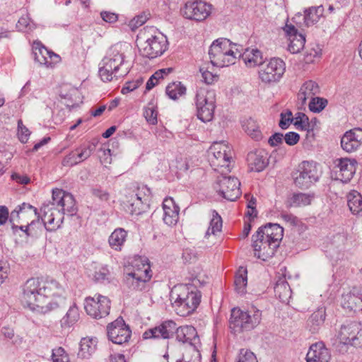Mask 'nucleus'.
Segmentation results:
<instances>
[{"label":"nucleus","instance_id":"obj_1","mask_svg":"<svg viewBox=\"0 0 362 362\" xmlns=\"http://www.w3.org/2000/svg\"><path fill=\"white\" fill-rule=\"evenodd\" d=\"M52 201L44 203L40 209L42 216V223L47 230H56L63 223L64 214L73 216L76 214L77 208L72 194L60 189L52 190ZM37 218V223H40V216L37 209L28 203L18 205L11 211L10 222L16 219L29 220Z\"/></svg>","mask_w":362,"mask_h":362},{"label":"nucleus","instance_id":"obj_2","mask_svg":"<svg viewBox=\"0 0 362 362\" xmlns=\"http://www.w3.org/2000/svg\"><path fill=\"white\" fill-rule=\"evenodd\" d=\"M64 288L55 280L30 278L22 286L21 300L30 310L46 314L64 301Z\"/></svg>","mask_w":362,"mask_h":362},{"label":"nucleus","instance_id":"obj_3","mask_svg":"<svg viewBox=\"0 0 362 362\" xmlns=\"http://www.w3.org/2000/svg\"><path fill=\"white\" fill-rule=\"evenodd\" d=\"M132 52V47L127 43L119 42L112 45L103 59L99 68V76L103 81H111L113 78L123 77L130 70L127 60Z\"/></svg>","mask_w":362,"mask_h":362},{"label":"nucleus","instance_id":"obj_4","mask_svg":"<svg viewBox=\"0 0 362 362\" xmlns=\"http://www.w3.org/2000/svg\"><path fill=\"white\" fill-rule=\"evenodd\" d=\"M201 293L192 284L174 286L170 291V300L176 313L180 316L192 314L201 301Z\"/></svg>","mask_w":362,"mask_h":362},{"label":"nucleus","instance_id":"obj_5","mask_svg":"<svg viewBox=\"0 0 362 362\" xmlns=\"http://www.w3.org/2000/svg\"><path fill=\"white\" fill-rule=\"evenodd\" d=\"M139 37L144 40L140 48L141 54L144 57L155 59L168 49L166 36L154 27L144 28L140 31Z\"/></svg>","mask_w":362,"mask_h":362},{"label":"nucleus","instance_id":"obj_6","mask_svg":"<svg viewBox=\"0 0 362 362\" xmlns=\"http://www.w3.org/2000/svg\"><path fill=\"white\" fill-rule=\"evenodd\" d=\"M240 45L232 43L227 38H218L209 47L211 63L218 67L234 64L238 57Z\"/></svg>","mask_w":362,"mask_h":362},{"label":"nucleus","instance_id":"obj_7","mask_svg":"<svg viewBox=\"0 0 362 362\" xmlns=\"http://www.w3.org/2000/svg\"><path fill=\"white\" fill-rule=\"evenodd\" d=\"M132 267L133 272L125 275L124 282L132 290L142 291L152 276L149 260L145 256L136 257Z\"/></svg>","mask_w":362,"mask_h":362},{"label":"nucleus","instance_id":"obj_8","mask_svg":"<svg viewBox=\"0 0 362 362\" xmlns=\"http://www.w3.org/2000/svg\"><path fill=\"white\" fill-rule=\"evenodd\" d=\"M261 317V312L258 310L245 312L239 308H233L231 310L229 327L234 334L249 331L259 324Z\"/></svg>","mask_w":362,"mask_h":362},{"label":"nucleus","instance_id":"obj_9","mask_svg":"<svg viewBox=\"0 0 362 362\" xmlns=\"http://www.w3.org/2000/svg\"><path fill=\"white\" fill-rule=\"evenodd\" d=\"M209 162L216 171L221 173L230 171L232 158L231 148L225 142H214L209 150Z\"/></svg>","mask_w":362,"mask_h":362},{"label":"nucleus","instance_id":"obj_10","mask_svg":"<svg viewBox=\"0 0 362 362\" xmlns=\"http://www.w3.org/2000/svg\"><path fill=\"white\" fill-rule=\"evenodd\" d=\"M320 175L316 163L303 161L293 173L292 177L296 187L307 189L318 181Z\"/></svg>","mask_w":362,"mask_h":362},{"label":"nucleus","instance_id":"obj_11","mask_svg":"<svg viewBox=\"0 0 362 362\" xmlns=\"http://www.w3.org/2000/svg\"><path fill=\"white\" fill-rule=\"evenodd\" d=\"M197 117L204 122H210L214 117L215 94L206 88L197 90L195 95Z\"/></svg>","mask_w":362,"mask_h":362},{"label":"nucleus","instance_id":"obj_12","mask_svg":"<svg viewBox=\"0 0 362 362\" xmlns=\"http://www.w3.org/2000/svg\"><path fill=\"white\" fill-rule=\"evenodd\" d=\"M286 71L285 62L280 58H272L266 64H262L259 77L266 84L277 83L282 78Z\"/></svg>","mask_w":362,"mask_h":362},{"label":"nucleus","instance_id":"obj_13","mask_svg":"<svg viewBox=\"0 0 362 362\" xmlns=\"http://www.w3.org/2000/svg\"><path fill=\"white\" fill-rule=\"evenodd\" d=\"M83 305L87 315L93 318L100 319L109 315L110 300L107 296L95 294L93 297H86Z\"/></svg>","mask_w":362,"mask_h":362},{"label":"nucleus","instance_id":"obj_14","mask_svg":"<svg viewBox=\"0 0 362 362\" xmlns=\"http://www.w3.org/2000/svg\"><path fill=\"white\" fill-rule=\"evenodd\" d=\"M211 11V4L202 0H194L185 3L182 13L187 19L202 21L210 16Z\"/></svg>","mask_w":362,"mask_h":362},{"label":"nucleus","instance_id":"obj_15","mask_svg":"<svg viewBox=\"0 0 362 362\" xmlns=\"http://www.w3.org/2000/svg\"><path fill=\"white\" fill-rule=\"evenodd\" d=\"M240 186V182L237 177L222 176L218 178L214 187L224 199L233 202L241 194Z\"/></svg>","mask_w":362,"mask_h":362},{"label":"nucleus","instance_id":"obj_16","mask_svg":"<svg viewBox=\"0 0 362 362\" xmlns=\"http://www.w3.org/2000/svg\"><path fill=\"white\" fill-rule=\"evenodd\" d=\"M96 143L85 142L67 154L62 160L64 166L71 167L86 160L95 151Z\"/></svg>","mask_w":362,"mask_h":362},{"label":"nucleus","instance_id":"obj_17","mask_svg":"<svg viewBox=\"0 0 362 362\" xmlns=\"http://www.w3.org/2000/svg\"><path fill=\"white\" fill-rule=\"evenodd\" d=\"M107 334L109 340L117 344L129 341L132 331L122 317H119L107 326Z\"/></svg>","mask_w":362,"mask_h":362},{"label":"nucleus","instance_id":"obj_18","mask_svg":"<svg viewBox=\"0 0 362 362\" xmlns=\"http://www.w3.org/2000/svg\"><path fill=\"white\" fill-rule=\"evenodd\" d=\"M338 337L344 344L357 346L362 338V325L361 323L351 321L347 322L341 326Z\"/></svg>","mask_w":362,"mask_h":362},{"label":"nucleus","instance_id":"obj_19","mask_svg":"<svg viewBox=\"0 0 362 362\" xmlns=\"http://www.w3.org/2000/svg\"><path fill=\"white\" fill-rule=\"evenodd\" d=\"M252 246L255 256L263 261H267L273 257L279 244L277 242L258 237L255 234L252 235Z\"/></svg>","mask_w":362,"mask_h":362},{"label":"nucleus","instance_id":"obj_20","mask_svg":"<svg viewBox=\"0 0 362 362\" xmlns=\"http://www.w3.org/2000/svg\"><path fill=\"white\" fill-rule=\"evenodd\" d=\"M337 178L342 182H349L355 174L357 162L355 159L338 158L334 161Z\"/></svg>","mask_w":362,"mask_h":362},{"label":"nucleus","instance_id":"obj_21","mask_svg":"<svg viewBox=\"0 0 362 362\" xmlns=\"http://www.w3.org/2000/svg\"><path fill=\"white\" fill-rule=\"evenodd\" d=\"M177 329L176 323L173 320H166L159 325L146 330L143 337L144 339H169Z\"/></svg>","mask_w":362,"mask_h":362},{"label":"nucleus","instance_id":"obj_22","mask_svg":"<svg viewBox=\"0 0 362 362\" xmlns=\"http://www.w3.org/2000/svg\"><path fill=\"white\" fill-rule=\"evenodd\" d=\"M283 30L289 41L288 50L292 53H298L304 47L305 42V36L298 33L296 27L287 22L283 28Z\"/></svg>","mask_w":362,"mask_h":362},{"label":"nucleus","instance_id":"obj_23","mask_svg":"<svg viewBox=\"0 0 362 362\" xmlns=\"http://www.w3.org/2000/svg\"><path fill=\"white\" fill-rule=\"evenodd\" d=\"M33 54L35 62L46 67H52L60 61V57L48 50L40 42H35L33 47Z\"/></svg>","mask_w":362,"mask_h":362},{"label":"nucleus","instance_id":"obj_24","mask_svg":"<svg viewBox=\"0 0 362 362\" xmlns=\"http://www.w3.org/2000/svg\"><path fill=\"white\" fill-rule=\"evenodd\" d=\"M362 144V129L354 128L346 132L341 139V146L346 152L356 151Z\"/></svg>","mask_w":362,"mask_h":362},{"label":"nucleus","instance_id":"obj_25","mask_svg":"<svg viewBox=\"0 0 362 362\" xmlns=\"http://www.w3.org/2000/svg\"><path fill=\"white\" fill-rule=\"evenodd\" d=\"M332 356L329 350L322 342H317L310 346L307 355V362H329Z\"/></svg>","mask_w":362,"mask_h":362},{"label":"nucleus","instance_id":"obj_26","mask_svg":"<svg viewBox=\"0 0 362 362\" xmlns=\"http://www.w3.org/2000/svg\"><path fill=\"white\" fill-rule=\"evenodd\" d=\"M247 161L250 170L255 172L262 171L269 163L267 153L262 149L248 153Z\"/></svg>","mask_w":362,"mask_h":362},{"label":"nucleus","instance_id":"obj_27","mask_svg":"<svg viewBox=\"0 0 362 362\" xmlns=\"http://www.w3.org/2000/svg\"><path fill=\"white\" fill-rule=\"evenodd\" d=\"M323 13L324 8L322 6H312L304 11L303 16L301 13H298L293 20L298 24V23L297 19L303 17V23L300 25V27H309L317 23L320 21V18L323 16Z\"/></svg>","mask_w":362,"mask_h":362},{"label":"nucleus","instance_id":"obj_28","mask_svg":"<svg viewBox=\"0 0 362 362\" xmlns=\"http://www.w3.org/2000/svg\"><path fill=\"white\" fill-rule=\"evenodd\" d=\"M163 221L168 226H174L179 218V206L172 198H166L163 202Z\"/></svg>","mask_w":362,"mask_h":362},{"label":"nucleus","instance_id":"obj_29","mask_svg":"<svg viewBox=\"0 0 362 362\" xmlns=\"http://www.w3.org/2000/svg\"><path fill=\"white\" fill-rule=\"evenodd\" d=\"M284 230L279 224L268 223L267 225L260 227L255 235L258 237L264 238L270 241H275L279 244L283 238Z\"/></svg>","mask_w":362,"mask_h":362},{"label":"nucleus","instance_id":"obj_30","mask_svg":"<svg viewBox=\"0 0 362 362\" xmlns=\"http://www.w3.org/2000/svg\"><path fill=\"white\" fill-rule=\"evenodd\" d=\"M244 62L248 67H255L256 66L262 65L264 58L262 53L257 49H246L242 53L241 47L239 48L238 57Z\"/></svg>","mask_w":362,"mask_h":362},{"label":"nucleus","instance_id":"obj_31","mask_svg":"<svg viewBox=\"0 0 362 362\" xmlns=\"http://www.w3.org/2000/svg\"><path fill=\"white\" fill-rule=\"evenodd\" d=\"M342 308L349 313H358L362 310V298L352 293L342 296Z\"/></svg>","mask_w":362,"mask_h":362},{"label":"nucleus","instance_id":"obj_32","mask_svg":"<svg viewBox=\"0 0 362 362\" xmlns=\"http://www.w3.org/2000/svg\"><path fill=\"white\" fill-rule=\"evenodd\" d=\"M326 317L325 308H320L309 317L307 320V328L311 333H317L324 324Z\"/></svg>","mask_w":362,"mask_h":362},{"label":"nucleus","instance_id":"obj_33","mask_svg":"<svg viewBox=\"0 0 362 362\" xmlns=\"http://www.w3.org/2000/svg\"><path fill=\"white\" fill-rule=\"evenodd\" d=\"M320 87L317 83L313 81H306L301 86L298 93V100L301 104L305 103L308 99H312L315 95L319 94Z\"/></svg>","mask_w":362,"mask_h":362},{"label":"nucleus","instance_id":"obj_34","mask_svg":"<svg viewBox=\"0 0 362 362\" xmlns=\"http://www.w3.org/2000/svg\"><path fill=\"white\" fill-rule=\"evenodd\" d=\"M127 232L122 228H116L110 235L108 243L110 247L116 251H121L126 242Z\"/></svg>","mask_w":362,"mask_h":362},{"label":"nucleus","instance_id":"obj_35","mask_svg":"<svg viewBox=\"0 0 362 362\" xmlns=\"http://www.w3.org/2000/svg\"><path fill=\"white\" fill-rule=\"evenodd\" d=\"M96 338H83L80 342V349L78 356L81 358H88L97 348Z\"/></svg>","mask_w":362,"mask_h":362},{"label":"nucleus","instance_id":"obj_36","mask_svg":"<svg viewBox=\"0 0 362 362\" xmlns=\"http://www.w3.org/2000/svg\"><path fill=\"white\" fill-rule=\"evenodd\" d=\"M347 205L353 214L362 211V195L356 190H351L346 195Z\"/></svg>","mask_w":362,"mask_h":362},{"label":"nucleus","instance_id":"obj_37","mask_svg":"<svg viewBox=\"0 0 362 362\" xmlns=\"http://www.w3.org/2000/svg\"><path fill=\"white\" fill-rule=\"evenodd\" d=\"M80 318L78 308L74 303L69 308L66 315L61 319L60 323L63 328H69L76 324Z\"/></svg>","mask_w":362,"mask_h":362},{"label":"nucleus","instance_id":"obj_38","mask_svg":"<svg viewBox=\"0 0 362 362\" xmlns=\"http://www.w3.org/2000/svg\"><path fill=\"white\" fill-rule=\"evenodd\" d=\"M176 338L182 343H192L197 337L196 329L192 326H182L175 329Z\"/></svg>","mask_w":362,"mask_h":362},{"label":"nucleus","instance_id":"obj_39","mask_svg":"<svg viewBox=\"0 0 362 362\" xmlns=\"http://www.w3.org/2000/svg\"><path fill=\"white\" fill-rule=\"evenodd\" d=\"M275 296L284 303L287 302L291 296V289L284 279H279L274 286Z\"/></svg>","mask_w":362,"mask_h":362},{"label":"nucleus","instance_id":"obj_40","mask_svg":"<svg viewBox=\"0 0 362 362\" xmlns=\"http://www.w3.org/2000/svg\"><path fill=\"white\" fill-rule=\"evenodd\" d=\"M243 128L245 132L252 139L259 141L262 138V132L255 120L249 118L243 122Z\"/></svg>","mask_w":362,"mask_h":362},{"label":"nucleus","instance_id":"obj_41","mask_svg":"<svg viewBox=\"0 0 362 362\" xmlns=\"http://www.w3.org/2000/svg\"><path fill=\"white\" fill-rule=\"evenodd\" d=\"M222 228V218L215 210L211 211V218L209 226L205 233V238H209L211 235H216L217 233L221 232Z\"/></svg>","mask_w":362,"mask_h":362},{"label":"nucleus","instance_id":"obj_42","mask_svg":"<svg viewBox=\"0 0 362 362\" xmlns=\"http://www.w3.org/2000/svg\"><path fill=\"white\" fill-rule=\"evenodd\" d=\"M165 93L170 98L177 100L185 95L186 88L181 82H173L167 86Z\"/></svg>","mask_w":362,"mask_h":362},{"label":"nucleus","instance_id":"obj_43","mask_svg":"<svg viewBox=\"0 0 362 362\" xmlns=\"http://www.w3.org/2000/svg\"><path fill=\"white\" fill-rule=\"evenodd\" d=\"M313 199V195L306 193L294 194L290 199L291 206L302 207L311 204Z\"/></svg>","mask_w":362,"mask_h":362},{"label":"nucleus","instance_id":"obj_44","mask_svg":"<svg viewBox=\"0 0 362 362\" xmlns=\"http://www.w3.org/2000/svg\"><path fill=\"white\" fill-rule=\"evenodd\" d=\"M293 124L298 130L307 131L308 132L313 130L308 117L301 112H298L293 116Z\"/></svg>","mask_w":362,"mask_h":362},{"label":"nucleus","instance_id":"obj_45","mask_svg":"<svg viewBox=\"0 0 362 362\" xmlns=\"http://www.w3.org/2000/svg\"><path fill=\"white\" fill-rule=\"evenodd\" d=\"M247 283V270H239L235 276V287L238 293L243 294L246 292Z\"/></svg>","mask_w":362,"mask_h":362},{"label":"nucleus","instance_id":"obj_46","mask_svg":"<svg viewBox=\"0 0 362 362\" xmlns=\"http://www.w3.org/2000/svg\"><path fill=\"white\" fill-rule=\"evenodd\" d=\"M129 210L132 214H140L143 211V202L139 194H135L131 198Z\"/></svg>","mask_w":362,"mask_h":362},{"label":"nucleus","instance_id":"obj_47","mask_svg":"<svg viewBox=\"0 0 362 362\" xmlns=\"http://www.w3.org/2000/svg\"><path fill=\"white\" fill-rule=\"evenodd\" d=\"M327 105V100L323 98L314 97L310 100L309 109L313 112H321Z\"/></svg>","mask_w":362,"mask_h":362},{"label":"nucleus","instance_id":"obj_48","mask_svg":"<svg viewBox=\"0 0 362 362\" xmlns=\"http://www.w3.org/2000/svg\"><path fill=\"white\" fill-rule=\"evenodd\" d=\"M16 28L19 31H28L34 29L35 25L30 21L28 15L26 14L19 18Z\"/></svg>","mask_w":362,"mask_h":362},{"label":"nucleus","instance_id":"obj_49","mask_svg":"<svg viewBox=\"0 0 362 362\" xmlns=\"http://www.w3.org/2000/svg\"><path fill=\"white\" fill-rule=\"evenodd\" d=\"M293 116L292 112L286 110L285 112H281L279 125L282 129H286L293 123Z\"/></svg>","mask_w":362,"mask_h":362},{"label":"nucleus","instance_id":"obj_50","mask_svg":"<svg viewBox=\"0 0 362 362\" xmlns=\"http://www.w3.org/2000/svg\"><path fill=\"white\" fill-rule=\"evenodd\" d=\"M237 362H257V360L253 352L242 349L238 356Z\"/></svg>","mask_w":362,"mask_h":362},{"label":"nucleus","instance_id":"obj_51","mask_svg":"<svg viewBox=\"0 0 362 362\" xmlns=\"http://www.w3.org/2000/svg\"><path fill=\"white\" fill-rule=\"evenodd\" d=\"M52 358L53 362H69V357L62 347L53 349Z\"/></svg>","mask_w":362,"mask_h":362},{"label":"nucleus","instance_id":"obj_52","mask_svg":"<svg viewBox=\"0 0 362 362\" xmlns=\"http://www.w3.org/2000/svg\"><path fill=\"white\" fill-rule=\"evenodd\" d=\"M30 134V130L23 124L22 120L18 121V136L22 143H26Z\"/></svg>","mask_w":362,"mask_h":362},{"label":"nucleus","instance_id":"obj_53","mask_svg":"<svg viewBox=\"0 0 362 362\" xmlns=\"http://www.w3.org/2000/svg\"><path fill=\"white\" fill-rule=\"evenodd\" d=\"M148 18V15L146 13L138 15L129 21V26L132 30H135L139 27L144 24Z\"/></svg>","mask_w":362,"mask_h":362},{"label":"nucleus","instance_id":"obj_54","mask_svg":"<svg viewBox=\"0 0 362 362\" xmlns=\"http://www.w3.org/2000/svg\"><path fill=\"white\" fill-rule=\"evenodd\" d=\"M110 276V270L107 266H103L96 270L94 274V279L96 281H104L108 280Z\"/></svg>","mask_w":362,"mask_h":362},{"label":"nucleus","instance_id":"obj_55","mask_svg":"<svg viewBox=\"0 0 362 362\" xmlns=\"http://www.w3.org/2000/svg\"><path fill=\"white\" fill-rule=\"evenodd\" d=\"M200 72L202 74L204 82L206 84H212L218 78V76L216 74H213L208 70L204 69V68H201Z\"/></svg>","mask_w":362,"mask_h":362},{"label":"nucleus","instance_id":"obj_56","mask_svg":"<svg viewBox=\"0 0 362 362\" xmlns=\"http://www.w3.org/2000/svg\"><path fill=\"white\" fill-rule=\"evenodd\" d=\"M143 83V80L141 78L136 79V81L127 82L124 86L122 89V93L126 94L129 92H132L136 89L139 86L141 85Z\"/></svg>","mask_w":362,"mask_h":362},{"label":"nucleus","instance_id":"obj_57","mask_svg":"<svg viewBox=\"0 0 362 362\" xmlns=\"http://www.w3.org/2000/svg\"><path fill=\"white\" fill-rule=\"evenodd\" d=\"M284 139L286 144L289 146H294L299 141L300 136L296 132H289L284 136Z\"/></svg>","mask_w":362,"mask_h":362},{"label":"nucleus","instance_id":"obj_58","mask_svg":"<svg viewBox=\"0 0 362 362\" xmlns=\"http://www.w3.org/2000/svg\"><path fill=\"white\" fill-rule=\"evenodd\" d=\"M144 115L148 123L151 124H155L157 123V112L153 108H146Z\"/></svg>","mask_w":362,"mask_h":362},{"label":"nucleus","instance_id":"obj_59","mask_svg":"<svg viewBox=\"0 0 362 362\" xmlns=\"http://www.w3.org/2000/svg\"><path fill=\"white\" fill-rule=\"evenodd\" d=\"M100 151L102 153V154L99 156L100 162L105 165L110 164L112 162L110 149L101 148H100Z\"/></svg>","mask_w":362,"mask_h":362},{"label":"nucleus","instance_id":"obj_60","mask_svg":"<svg viewBox=\"0 0 362 362\" xmlns=\"http://www.w3.org/2000/svg\"><path fill=\"white\" fill-rule=\"evenodd\" d=\"M92 194L101 201H107L110 198L109 193L100 188H94L92 189Z\"/></svg>","mask_w":362,"mask_h":362},{"label":"nucleus","instance_id":"obj_61","mask_svg":"<svg viewBox=\"0 0 362 362\" xmlns=\"http://www.w3.org/2000/svg\"><path fill=\"white\" fill-rule=\"evenodd\" d=\"M284 140V135L281 133H275L271 136L268 140V143L272 146H276L282 144Z\"/></svg>","mask_w":362,"mask_h":362},{"label":"nucleus","instance_id":"obj_62","mask_svg":"<svg viewBox=\"0 0 362 362\" xmlns=\"http://www.w3.org/2000/svg\"><path fill=\"white\" fill-rule=\"evenodd\" d=\"M103 20L107 23H112L117 21V15L115 13L103 11L100 13Z\"/></svg>","mask_w":362,"mask_h":362},{"label":"nucleus","instance_id":"obj_63","mask_svg":"<svg viewBox=\"0 0 362 362\" xmlns=\"http://www.w3.org/2000/svg\"><path fill=\"white\" fill-rule=\"evenodd\" d=\"M172 70L171 68L161 69L156 71L151 76L159 82L160 79H163L165 76H168Z\"/></svg>","mask_w":362,"mask_h":362},{"label":"nucleus","instance_id":"obj_64","mask_svg":"<svg viewBox=\"0 0 362 362\" xmlns=\"http://www.w3.org/2000/svg\"><path fill=\"white\" fill-rule=\"evenodd\" d=\"M9 268L6 263H0V285L7 278Z\"/></svg>","mask_w":362,"mask_h":362}]
</instances>
